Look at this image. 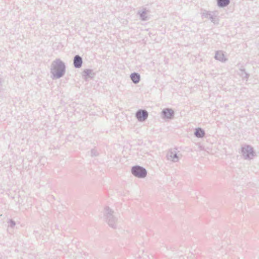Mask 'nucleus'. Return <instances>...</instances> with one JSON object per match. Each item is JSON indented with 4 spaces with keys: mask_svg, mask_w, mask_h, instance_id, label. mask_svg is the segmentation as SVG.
<instances>
[{
    "mask_svg": "<svg viewBox=\"0 0 259 259\" xmlns=\"http://www.w3.org/2000/svg\"><path fill=\"white\" fill-rule=\"evenodd\" d=\"M103 216L105 222L112 228H116L118 225V219L115 215L114 210L109 206L104 209Z\"/></svg>",
    "mask_w": 259,
    "mask_h": 259,
    "instance_id": "nucleus-2",
    "label": "nucleus"
},
{
    "mask_svg": "<svg viewBox=\"0 0 259 259\" xmlns=\"http://www.w3.org/2000/svg\"><path fill=\"white\" fill-rule=\"evenodd\" d=\"M214 58L222 62H225L227 61V59L225 57V55L223 52L221 51H216Z\"/></svg>",
    "mask_w": 259,
    "mask_h": 259,
    "instance_id": "nucleus-10",
    "label": "nucleus"
},
{
    "mask_svg": "<svg viewBox=\"0 0 259 259\" xmlns=\"http://www.w3.org/2000/svg\"><path fill=\"white\" fill-rule=\"evenodd\" d=\"M147 12V11L145 8H143L142 10L138 11V14L140 15V18L142 21H146L148 19Z\"/></svg>",
    "mask_w": 259,
    "mask_h": 259,
    "instance_id": "nucleus-13",
    "label": "nucleus"
},
{
    "mask_svg": "<svg viewBox=\"0 0 259 259\" xmlns=\"http://www.w3.org/2000/svg\"><path fill=\"white\" fill-rule=\"evenodd\" d=\"M202 16L205 18L210 20L214 24L218 25L220 19L218 17L219 12L218 11H209L203 10L201 13Z\"/></svg>",
    "mask_w": 259,
    "mask_h": 259,
    "instance_id": "nucleus-3",
    "label": "nucleus"
},
{
    "mask_svg": "<svg viewBox=\"0 0 259 259\" xmlns=\"http://www.w3.org/2000/svg\"><path fill=\"white\" fill-rule=\"evenodd\" d=\"M166 157L168 160L174 162H177L179 160V157L175 150L168 151Z\"/></svg>",
    "mask_w": 259,
    "mask_h": 259,
    "instance_id": "nucleus-8",
    "label": "nucleus"
},
{
    "mask_svg": "<svg viewBox=\"0 0 259 259\" xmlns=\"http://www.w3.org/2000/svg\"><path fill=\"white\" fill-rule=\"evenodd\" d=\"M82 64V59L79 55H75L73 59V65L76 68H79Z\"/></svg>",
    "mask_w": 259,
    "mask_h": 259,
    "instance_id": "nucleus-9",
    "label": "nucleus"
},
{
    "mask_svg": "<svg viewBox=\"0 0 259 259\" xmlns=\"http://www.w3.org/2000/svg\"><path fill=\"white\" fill-rule=\"evenodd\" d=\"M131 172L135 177L138 178H144L147 176L146 169L139 165L133 166L131 169Z\"/></svg>",
    "mask_w": 259,
    "mask_h": 259,
    "instance_id": "nucleus-5",
    "label": "nucleus"
},
{
    "mask_svg": "<svg viewBox=\"0 0 259 259\" xmlns=\"http://www.w3.org/2000/svg\"><path fill=\"white\" fill-rule=\"evenodd\" d=\"M241 152L244 159L246 160L252 159L255 156L253 148L248 145H245L242 147Z\"/></svg>",
    "mask_w": 259,
    "mask_h": 259,
    "instance_id": "nucleus-4",
    "label": "nucleus"
},
{
    "mask_svg": "<svg viewBox=\"0 0 259 259\" xmlns=\"http://www.w3.org/2000/svg\"><path fill=\"white\" fill-rule=\"evenodd\" d=\"M91 155L92 156H96L97 155V152L95 150H92Z\"/></svg>",
    "mask_w": 259,
    "mask_h": 259,
    "instance_id": "nucleus-18",
    "label": "nucleus"
},
{
    "mask_svg": "<svg viewBox=\"0 0 259 259\" xmlns=\"http://www.w3.org/2000/svg\"><path fill=\"white\" fill-rule=\"evenodd\" d=\"M94 75L95 73L93 72V70L91 69H85L82 72V76H84V79L85 80H87L88 78H93Z\"/></svg>",
    "mask_w": 259,
    "mask_h": 259,
    "instance_id": "nucleus-11",
    "label": "nucleus"
},
{
    "mask_svg": "<svg viewBox=\"0 0 259 259\" xmlns=\"http://www.w3.org/2000/svg\"><path fill=\"white\" fill-rule=\"evenodd\" d=\"M65 63L60 59H57L52 62L51 73L54 78L59 79L63 77L65 73Z\"/></svg>",
    "mask_w": 259,
    "mask_h": 259,
    "instance_id": "nucleus-1",
    "label": "nucleus"
},
{
    "mask_svg": "<svg viewBox=\"0 0 259 259\" xmlns=\"http://www.w3.org/2000/svg\"><path fill=\"white\" fill-rule=\"evenodd\" d=\"M9 223H10L9 226L11 227V228H13L16 225L15 222L12 220H10Z\"/></svg>",
    "mask_w": 259,
    "mask_h": 259,
    "instance_id": "nucleus-17",
    "label": "nucleus"
},
{
    "mask_svg": "<svg viewBox=\"0 0 259 259\" xmlns=\"http://www.w3.org/2000/svg\"><path fill=\"white\" fill-rule=\"evenodd\" d=\"M194 135L197 138H202L205 135V132L202 128L198 127L196 129Z\"/></svg>",
    "mask_w": 259,
    "mask_h": 259,
    "instance_id": "nucleus-15",
    "label": "nucleus"
},
{
    "mask_svg": "<svg viewBox=\"0 0 259 259\" xmlns=\"http://www.w3.org/2000/svg\"><path fill=\"white\" fill-rule=\"evenodd\" d=\"M175 115L174 110L171 108H165L162 110L161 113V116L164 119H171Z\"/></svg>",
    "mask_w": 259,
    "mask_h": 259,
    "instance_id": "nucleus-6",
    "label": "nucleus"
},
{
    "mask_svg": "<svg viewBox=\"0 0 259 259\" xmlns=\"http://www.w3.org/2000/svg\"><path fill=\"white\" fill-rule=\"evenodd\" d=\"M217 5L220 8L227 7L230 3V0H217Z\"/></svg>",
    "mask_w": 259,
    "mask_h": 259,
    "instance_id": "nucleus-14",
    "label": "nucleus"
},
{
    "mask_svg": "<svg viewBox=\"0 0 259 259\" xmlns=\"http://www.w3.org/2000/svg\"><path fill=\"white\" fill-rule=\"evenodd\" d=\"M136 117L139 121H145L148 117V112L146 110L139 109L136 113Z\"/></svg>",
    "mask_w": 259,
    "mask_h": 259,
    "instance_id": "nucleus-7",
    "label": "nucleus"
},
{
    "mask_svg": "<svg viewBox=\"0 0 259 259\" xmlns=\"http://www.w3.org/2000/svg\"><path fill=\"white\" fill-rule=\"evenodd\" d=\"M239 74L243 79H247L249 77V74L246 73L244 69H240L239 70Z\"/></svg>",
    "mask_w": 259,
    "mask_h": 259,
    "instance_id": "nucleus-16",
    "label": "nucleus"
},
{
    "mask_svg": "<svg viewBox=\"0 0 259 259\" xmlns=\"http://www.w3.org/2000/svg\"><path fill=\"white\" fill-rule=\"evenodd\" d=\"M130 78H131V79L133 82V83H134L135 84L138 83L140 82V79H141L140 75L138 73H137V72L132 73L130 75Z\"/></svg>",
    "mask_w": 259,
    "mask_h": 259,
    "instance_id": "nucleus-12",
    "label": "nucleus"
}]
</instances>
